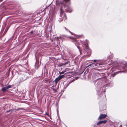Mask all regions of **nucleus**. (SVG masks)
I'll return each instance as SVG.
<instances>
[{"label": "nucleus", "mask_w": 127, "mask_h": 127, "mask_svg": "<svg viewBox=\"0 0 127 127\" xmlns=\"http://www.w3.org/2000/svg\"><path fill=\"white\" fill-rule=\"evenodd\" d=\"M101 80V82H98L96 88L97 94L99 97L103 96L104 99H106V96L105 92V91L106 88L107 87H111L113 86V83L111 81H109L108 83H104L105 79L102 77L98 79Z\"/></svg>", "instance_id": "1"}, {"label": "nucleus", "mask_w": 127, "mask_h": 127, "mask_svg": "<svg viewBox=\"0 0 127 127\" xmlns=\"http://www.w3.org/2000/svg\"><path fill=\"white\" fill-rule=\"evenodd\" d=\"M64 2L63 3L62 6H61L60 9V16L62 18L59 20L60 22L63 19H66V17L65 13H64L63 11V8L64 7V9L66 12H71L72 11V9L70 6V2L69 0H64Z\"/></svg>", "instance_id": "2"}, {"label": "nucleus", "mask_w": 127, "mask_h": 127, "mask_svg": "<svg viewBox=\"0 0 127 127\" xmlns=\"http://www.w3.org/2000/svg\"><path fill=\"white\" fill-rule=\"evenodd\" d=\"M122 67V68L125 70V71H116L114 72V73L113 74V76H114L116 74L119 73H122L125 72L126 71H127V65H125V64H118V66H114L113 67L112 69L113 70L118 69H120Z\"/></svg>", "instance_id": "3"}, {"label": "nucleus", "mask_w": 127, "mask_h": 127, "mask_svg": "<svg viewBox=\"0 0 127 127\" xmlns=\"http://www.w3.org/2000/svg\"><path fill=\"white\" fill-rule=\"evenodd\" d=\"M86 49L87 51H85L84 53L85 55L83 57H89L91 55V50L89 49L88 46H87Z\"/></svg>", "instance_id": "4"}, {"label": "nucleus", "mask_w": 127, "mask_h": 127, "mask_svg": "<svg viewBox=\"0 0 127 127\" xmlns=\"http://www.w3.org/2000/svg\"><path fill=\"white\" fill-rule=\"evenodd\" d=\"M11 87V86L10 85H8L5 87H4L1 89V91L4 92H6L8 91V90Z\"/></svg>", "instance_id": "5"}, {"label": "nucleus", "mask_w": 127, "mask_h": 127, "mask_svg": "<svg viewBox=\"0 0 127 127\" xmlns=\"http://www.w3.org/2000/svg\"><path fill=\"white\" fill-rule=\"evenodd\" d=\"M98 63H96L95 64L94 63H92V62H90L87 63L86 64V66L87 67H88L89 66H91L94 67V66H97V64H98Z\"/></svg>", "instance_id": "6"}, {"label": "nucleus", "mask_w": 127, "mask_h": 127, "mask_svg": "<svg viewBox=\"0 0 127 127\" xmlns=\"http://www.w3.org/2000/svg\"><path fill=\"white\" fill-rule=\"evenodd\" d=\"M73 42H74V43L75 44V45L77 46L78 49H79V51L80 52V54H81V49H80V48L78 46V45H77L78 44H79V42L77 40H75Z\"/></svg>", "instance_id": "7"}, {"label": "nucleus", "mask_w": 127, "mask_h": 127, "mask_svg": "<svg viewBox=\"0 0 127 127\" xmlns=\"http://www.w3.org/2000/svg\"><path fill=\"white\" fill-rule=\"evenodd\" d=\"M106 116V115L105 114H100L98 118V120H100L104 118H105Z\"/></svg>", "instance_id": "8"}, {"label": "nucleus", "mask_w": 127, "mask_h": 127, "mask_svg": "<svg viewBox=\"0 0 127 127\" xmlns=\"http://www.w3.org/2000/svg\"><path fill=\"white\" fill-rule=\"evenodd\" d=\"M107 122L106 120L101 121L98 122L97 123V125H100L102 124H105Z\"/></svg>", "instance_id": "9"}, {"label": "nucleus", "mask_w": 127, "mask_h": 127, "mask_svg": "<svg viewBox=\"0 0 127 127\" xmlns=\"http://www.w3.org/2000/svg\"><path fill=\"white\" fill-rule=\"evenodd\" d=\"M61 79L60 78L58 77L56 78L54 82H55V83L56 85L58 82H59V81Z\"/></svg>", "instance_id": "10"}, {"label": "nucleus", "mask_w": 127, "mask_h": 127, "mask_svg": "<svg viewBox=\"0 0 127 127\" xmlns=\"http://www.w3.org/2000/svg\"><path fill=\"white\" fill-rule=\"evenodd\" d=\"M71 83V81H70L67 84L66 87H65L64 88V89L65 90L66 88Z\"/></svg>", "instance_id": "11"}, {"label": "nucleus", "mask_w": 127, "mask_h": 127, "mask_svg": "<svg viewBox=\"0 0 127 127\" xmlns=\"http://www.w3.org/2000/svg\"><path fill=\"white\" fill-rule=\"evenodd\" d=\"M54 86H52V89L54 91V93H56L57 92V91H56V90L54 88Z\"/></svg>", "instance_id": "12"}, {"label": "nucleus", "mask_w": 127, "mask_h": 127, "mask_svg": "<svg viewBox=\"0 0 127 127\" xmlns=\"http://www.w3.org/2000/svg\"><path fill=\"white\" fill-rule=\"evenodd\" d=\"M64 75H60L59 77L61 79L64 77Z\"/></svg>", "instance_id": "13"}, {"label": "nucleus", "mask_w": 127, "mask_h": 127, "mask_svg": "<svg viewBox=\"0 0 127 127\" xmlns=\"http://www.w3.org/2000/svg\"><path fill=\"white\" fill-rule=\"evenodd\" d=\"M64 28L65 29V30L67 32H70L72 34V33H71L69 30L67 29L65 27H64Z\"/></svg>", "instance_id": "14"}, {"label": "nucleus", "mask_w": 127, "mask_h": 127, "mask_svg": "<svg viewBox=\"0 0 127 127\" xmlns=\"http://www.w3.org/2000/svg\"><path fill=\"white\" fill-rule=\"evenodd\" d=\"M65 72V71H62L61 72H60L59 73L60 74H64Z\"/></svg>", "instance_id": "15"}, {"label": "nucleus", "mask_w": 127, "mask_h": 127, "mask_svg": "<svg viewBox=\"0 0 127 127\" xmlns=\"http://www.w3.org/2000/svg\"><path fill=\"white\" fill-rule=\"evenodd\" d=\"M45 115H46L47 116H48L49 117H50V116L49 115V114L47 112H46V113Z\"/></svg>", "instance_id": "16"}, {"label": "nucleus", "mask_w": 127, "mask_h": 127, "mask_svg": "<svg viewBox=\"0 0 127 127\" xmlns=\"http://www.w3.org/2000/svg\"><path fill=\"white\" fill-rule=\"evenodd\" d=\"M29 74L30 75H32L33 74V73L32 72H30L29 73Z\"/></svg>", "instance_id": "17"}, {"label": "nucleus", "mask_w": 127, "mask_h": 127, "mask_svg": "<svg viewBox=\"0 0 127 127\" xmlns=\"http://www.w3.org/2000/svg\"><path fill=\"white\" fill-rule=\"evenodd\" d=\"M94 61V62H95L96 61V60H93Z\"/></svg>", "instance_id": "18"}, {"label": "nucleus", "mask_w": 127, "mask_h": 127, "mask_svg": "<svg viewBox=\"0 0 127 127\" xmlns=\"http://www.w3.org/2000/svg\"><path fill=\"white\" fill-rule=\"evenodd\" d=\"M30 33H31V34H32L33 33V31H31V32H30Z\"/></svg>", "instance_id": "19"}, {"label": "nucleus", "mask_w": 127, "mask_h": 127, "mask_svg": "<svg viewBox=\"0 0 127 127\" xmlns=\"http://www.w3.org/2000/svg\"><path fill=\"white\" fill-rule=\"evenodd\" d=\"M102 64L101 63H99V65H101Z\"/></svg>", "instance_id": "20"}, {"label": "nucleus", "mask_w": 127, "mask_h": 127, "mask_svg": "<svg viewBox=\"0 0 127 127\" xmlns=\"http://www.w3.org/2000/svg\"><path fill=\"white\" fill-rule=\"evenodd\" d=\"M9 110L7 111L6 112V113H8L9 112Z\"/></svg>", "instance_id": "21"}, {"label": "nucleus", "mask_w": 127, "mask_h": 127, "mask_svg": "<svg viewBox=\"0 0 127 127\" xmlns=\"http://www.w3.org/2000/svg\"><path fill=\"white\" fill-rule=\"evenodd\" d=\"M122 127V125H120V126L119 127Z\"/></svg>", "instance_id": "22"}, {"label": "nucleus", "mask_w": 127, "mask_h": 127, "mask_svg": "<svg viewBox=\"0 0 127 127\" xmlns=\"http://www.w3.org/2000/svg\"><path fill=\"white\" fill-rule=\"evenodd\" d=\"M124 126H126V127H127V125H125Z\"/></svg>", "instance_id": "23"}, {"label": "nucleus", "mask_w": 127, "mask_h": 127, "mask_svg": "<svg viewBox=\"0 0 127 127\" xmlns=\"http://www.w3.org/2000/svg\"><path fill=\"white\" fill-rule=\"evenodd\" d=\"M3 0H0V1H2Z\"/></svg>", "instance_id": "24"}, {"label": "nucleus", "mask_w": 127, "mask_h": 127, "mask_svg": "<svg viewBox=\"0 0 127 127\" xmlns=\"http://www.w3.org/2000/svg\"><path fill=\"white\" fill-rule=\"evenodd\" d=\"M93 61L92 60H89V61Z\"/></svg>", "instance_id": "25"}, {"label": "nucleus", "mask_w": 127, "mask_h": 127, "mask_svg": "<svg viewBox=\"0 0 127 127\" xmlns=\"http://www.w3.org/2000/svg\"><path fill=\"white\" fill-rule=\"evenodd\" d=\"M70 37V38H71V37Z\"/></svg>", "instance_id": "26"}, {"label": "nucleus", "mask_w": 127, "mask_h": 127, "mask_svg": "<svg viewBox=\"0 0 127 127\" xmlns=\"http://www.w3.org/2000/svg\"><path fill=\"white\" fill-rule=\"evenodd\" d=\"M17 110H19V109H17Z\"/></svg>", "instance_id": "27"}, {"label": "nucleus", "mask_w": 127, "mask_h": 127, "mask_svg": "<svg viewBox=\"0 0 127 127\" xmlns=\"http://www.w3.org/2000/svg\"><path fill=\"white\" fill-rule=\"evenodd\" d=\"M87 43V44H88V43H87H87Z\"/></svg>", "instance_id": "28"}]
</instances>
